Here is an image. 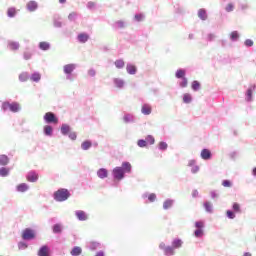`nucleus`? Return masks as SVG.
<instances>
[{
	"mask_svg": "<svg viewBox=\"0 0 256 256\" xmlns=\"http://www.w3.org/2000/svg\"><path fill=\"white\" fill-rule=\"evenodd\" d=\"M137 145H138V147H147V141L138 140Z\"/></svg>",
	"mask_w": 256,
	"mask_h": 256,
	"instance_id": "49530a36",
	"label": "nucleus"
},
{
	"mask_svg": "<svg viewBox=\"0 0 256 256\" xmlns=\"http://www.w3.org/2000/svg\"><path fill=\"white\" fill-rule=\"evenodd\" d=\"M192 99L191 94L186 93L183 96V103H191Z\"/></svg>",
	"mask_w": 256,
	"mask_h": 256,
	"instance_id": "7c9ffc66",
	"label": "nucleus"
},
{
	"mask_svg": "<svg viewBox=\"0 0 256 256\" xmlns=\"http://www.w3.org/2000/svg\"><path fill=\"white\" fill-rule=\"evenodd\" d=\"M200 157L204 159V161H209V159H211V150L203 149L200 153Z\"/></svg>",
	"mask_w": 256,
	"mask_h": 256,
	"instance_id": "6e6552de",
	"label": "nucleus"
},
{
	"mask_svg": "<svg viewBox=\"0 0 256 256\" xmlns=\"http://www.w3.org/2000/svg\"><path fill=\"white\" fill-rule=\"evenodd\" d=\"M44 133L45 135H48V136L53 135V127H51L50 125H46L44 127Z\"/></svg>",
	"mask_w": 256,
	"mask_h": 256,
	"instance_id": "a878e982",
	"label": "nucleus"
},
{
	"mask_svg": "<svg viewBox=\"0 0 256 256\" xmlns=\"http://www.w3.org/2000/svg\"><path fill=\"white\" fill-rule=\"evenodd\" d=\"M92 145H93V144L91 143V141L86 140V141H84V142L81 144V147H82L83 151H87L88 149H91Z\"/></svg>",
	"mask_w": 256,
	"mask_h": 256,
	"instance_id": "f3484780",
	"label": "nucleus"
},
{
	"mask_svg": "<svg viewBox=\"0 0 256 256\" xmlns=\"http://www.w3.org/2000/svg\"><path fill=\"white\" fill-rule=\"evenodd\" d=\"M167 142H159L158 144V148L161 150V151H167Z\"/></svg>",
	"mask_w": 256,
	"mask_h": 256,
	"instance_id": "c9c22d12",
	"label": "nucleus"
},
{
	"mask_svg": "<svg viewBox=\"0 0 256 256\" xmlns=\"http://www.w3.org/2000/svg\"><path fill=\"white\" fill-rule=\"evenodd\" d=\"M177 79H185V70L179 69L176 71Z\"/></svg>",
	"mask_w": 256,
	"mask_h": 256,
	"instance_id": "bb28decb",
	"label": "nucleus"
},
{
	"mask_svg": "<svg viewBox=\"0 0 256 256\" xmlns=\"http://www.w3.org/2000/svg\"><path fill=\"white\" fill-rule=\"evenodd\" d=\"M114 83H115V85L118 86L119 88L123 87V85L125 84V83L123 82V80H119V79H115V80H114Z\"/></svg>",
	"mask_w": 256,
	"mask_h": 256,
	"instance_id": "c03bdc74",
	"label": "nucleus"
},
{
	"mask_svg": "<svg viewBox=\"0 0 256 256\" xmlns=\"http://www.w3.org/2000/svg\"><path fill=\"white\" fill-rule=\"evenodd\" d=\"M247 96L249 97V99H251V97L253 96V90L248 89L247 90Z\"/></svg>",
	"mask_w": 256,
	"mask_h": 256,
	"instance_id": "680f3d73",
	"label": "nucleus"
},
{
	"mask_svg": "<svg viewBox=\"0 0 256 256\" xmlns=\"http://www.w3.org/2000/svg\"><path fill=\"white\" fill-rule=\"evenodd\" d=\"M39 47L42 51H49L50 45L48 42H40Z\"/></svg>",
	"mask_w": 256,
	"mask_h": 256,
	"instance_id": "b1692460",
	"label": "nucleus"
},
{
	"mask_svg": "<svg viewBox=\"0 0 256 256\" xmlns=\"http://www.w3.org/2000/svg\"><path fill=\"white\" fill-rule=\"evenodd\" d=\"M192 173H198L199 172V166L195 165L191 169Z\"/></svg>",
	"mask_w": 256,
	"mask_h": 256,
	"instance_id": "13d9d810",
	"label": "nucleus"
},
{
	"mask_svg": "<svg viewBox=\"0 0 256 256\" xmlns=\"http://www.w3.org/2000/svg\"><path fill=\"white\" fill-rule=\"evenodd\" d=\"M62 229H61V225L59 224H55L53 227V232L54 233H61Z\"/></svg>",
	"mask_w": 256,
	"mask_h": 256,
	"instance_id": "79ce46f5",
	"label": "nucleus"
},
{
	"mask_svg": "<svg viewBox=\"0 0 256 256\" xmlns=\"http://www.w3.org/2000/svg\"><path fill=\"white\" fill-rule=\"evenodd\" d=\"M9 47L12 51H17V49H19V43L17 42H10L9 43Z\"/></svg>",
	"mask_w": 256,
	"mask_h": 256,
	"instance_id": "f704fd0d",
	"label": "nucleus"
},
{
	"mask_svg": "<svg viewBox=\"0 0 256 256\" xmlns=\"http://www.w3.org/2000/svg\"><path fill=\"white\" fill-rule=\"evenodd\" d=\"M75 215H76L77 219H79V221H87V219H88L87 213H85V211H83V210L76 211Z\"/></svg>",
	"mask_w": 256,
	"mask_h": 256,
	"instance_id": "0eeeda50",
	"label": "nucleus"
},
{
	"mask_svg": "<svg viewBox=\"0 0 256 256\" xmlns=\"http://www.w3.org/2000/svg\"><path fill=\"white\" fill-rule=\"evenodd\" d=\"M244 256H252V255H251V253L246 252V253H244Z\"/></svg>",
	"mask_w": 256,
	"mask_h": 256,
	"instance_id": "774afa93",
	"label": "nucleus"
},
{
	"mask_svg": "<svg viewBox=\"0 0 256 256\" xmlns=\"http://www.w3.org/2000/svg\"><path fill=\"white\" fill-rule=\"evenodd\" d=\"M81 253H83V249H81V247H79V246H76L71 250L70 255L79 256V255H81Z\"/></svg>",
	"mask_w": 256,
	"mask_h": 256,
	"instance_id": "f8f14e48",
	"label": "nucleus"
},
{
	"mask_svg": "<svg viewBox=\"0 0 256 256\" xmlns=\"http://www.w3.org/2000/svg\"><path fill=\"white\" fill-rule=\"evenodd\" d=\"M199 195V192L197 190H194L192 192V197H197Z\"/></svg>",
	"mask_w": 256,
	"mask_h": 256,
	"instance_id": "0e129e2a",
	"label": "nucleus"
},
{
	"mask_svg": "<svg viewBox=\"0 0 256 256\" xmlns=\"http://www.w3.org/2000/svg\"><path fill=\"white\" fill-rule=\"evenodd\" d=\"M159 247L161 248V249H163V251H165V249H167V246L165 245V243H160V245H159Z\"/></svg>",
	"mask_w": 256,
	"mask_h": 256,
	"instance_id": "e2e57ef3",
	"label": "nucleus"
},
{
	"mask_svg": "<svg viewBox=\"0 0 256 256\" xmlns=\"http://www.w3.org/2000/svg\"><path fill=\"white\" fill-rule=\"evenodd\" d=\"M245 45H246V47H253V40L247 39V40L245 41Z\"/></svg>",
	"mask_w": 256,
	"mask_h": 256,
	"instance_id": "5fc2aeb1",
	"label": "nucleus"
},
{
	"mask_svg": "<svg viewBox=\"0 0 256 256\" xmlns=\"http://www.w3.org/2000/svg\"><path fill=\"white\" fill-rule=\"evenodd\" d=\"M97 175L100 179H105L108 175L107 169L101 168L98 170Z\"/></svg>",
	"mask_w": 256,
	"mask_h": 256,
	"instance_id": "2eb2a0df",
	"label": "nucleus"
},
{
	"mask_svg": "<svg viewBox=\"0 0 256 256\" xmlns=\"http://www.w3.org/2000/svg\"><path fill=\"white\" fill-rule=\"evenodd\" d=\"M2 109L3 111H7V109H9L12 113H19V111H21V104L17 102H3Z\"/></svg>",
	"mask_w": 256,
	"mask_h": 256,
	"instance_id": "f03ea898",
	"label": "nucleus"
},
{
	"mask_svg": "<svg viewBox=\"0 0 256 256\" xmlns=\"http://www.w3.org/2000/svg\"><path fill=\"white\" fill-rule=\"evenodd\" d=\"M29 190V185H27L26 183H21L17 186V191H19V193H25V191Z\"/></svg>",
	"mask_w": 256,
	"mask_h": 256,
	"instance_id": "4468645a",
	"label": "nucleus"
},
{
	"mask_svg": "<svg viewBox=\"0 0 256 256\" xmlns=\"http://www.w3.org/2000/svg\"><path fill=\"white\" fill-rule=\"evenodd\" d=\"M29 79V74L27 72H23L19 75V80L22 82L27 81Z\"/></svg>",
	"mask_w": 256,
	"mask_h": 256,
	"instance_id": "2f4dec72",
	"label": "nucleus"
},
{
	"mask_svg": "<svg viewBox=\"0 0 256 256\" xmlns=\"http://www.w3.org/2000/svg\"><path fill=\"white\" fill-rule=\"evenodd\" d=\"M31 80H32V81H35V82L41 81V74H39V73H34V74L31 76Z\"/></svg>",
	"mask_w": 256,
	"mask_h": 256,
	"instance_id": "4c0bfd02",
	"label": "nucleus"
},
{
	"mask_svg": "<svg viewBox=\"0 0 256 256\" xmlns=\"http://www.w3.org/2000/svg\"><path fill=\"white\" fill-rule=\"evenodd\" d=\"M204 207L208 213H211V211H213V206L209 202L204 203Z\"/></svg>",
	"mask_w": 256,
	"mask_h": 256,
	"instance_id": "58836bf2",
	"label": "nucleus"
},
{
	"mask_svg": "<svg viewBox=\"0 0 256 256\" xmlns=\"http://www.w3.org/2000/svg\"><path fill=\"white\" fill-rule=\"evenodd\" d=\"M192 89L193 91H199V89H201V84L199 83V81H193L192 82Z\"/></svg>",
	"mask_w": 256,
	"mask_h": 256,
	"instance_id": "c756f323",
	"label": "nucleus"
},
{
	"mask_svg": "<svg viewBox=\"0 0 256 256\" xmlns=\"http://www.w3.org/2000/svg\"><path fill=\"white\" fill-rule=\"evenodd\" d=\"M9 164V157L7 155H0V165H8Z\"/></svg>",
	"mask_w": 256,
	"mask_h": 256,
	"instance_id": "a211bd4d",
	"label": "nucleus"
},
{
	"mask_svg": "<svg viewBox=\"0 0 256 256\" xmlns=\"http://www.w3.org/2000/svg\"><path fill=\"white\" fill-rule=\"evenodd\" d=\"M187 85H188L187 78H183L182 82L180 83V86L181 87H187Z\"/></svg>",
	"mask_w": 256,
	"mask_h": 256,
	"instance_id": "4d7b16f0",
	"label": "nucleus"
},
{
	"mask_svg": "<svg viewBox=\"0 0 256 256\" xmlns=\"http://www.w3.org/2000/svg\"><path fill=\"white\" fill-rule=\"evenodd\" d=\"M71 131V128L67 124H63L61 127V133L62 135H67Z\"/></svg>",
	"mask_w": 256,
	"mask_h": 256,
	"instance_id": "393cba45",
	"label": "nucleus"
},
{
	"mask_svg": "<svg viewBox=\"0 0 256 256\" xmlns=\"http://www.w3.org/2000/svg\"><path fill=\"white\" fill-rule=\"evenodd\" d=\"M226 215L228 219H235V213L233 211L227 210Z\"/></svg>",
	"mask_w": 256,
	"mask_h": 256,
	"instance_id": "a18cd8bd",
	"label": "nucleus"
},
{
	"mask_svg": "<svg viewBox=\"0 0 256 256\" xmlns=\"http://www.w3.org/2000/svg\"><path fill=\"white\" fill-rule=\"evenodd\" d=\"M114 65L117 67V69H123V67H125V61L123 60H116L114 62Z\"/></svg>",
	"mask_w": 256,
	"mask_h": 256,
	"instance_id": "cd10ccee",
	"label": "nucleus"
},
{
	"mask_svg": "<svg viewBox=\"0 0 256 256\" xmlns=\"http://www.w3.org/2000/svg\"><path fill=\"white\" fill-rule=\"evenodd\" d=\"M69 138H70L72 141H75V139H77V133H75V132H70V133H69Z\"/></svg>",
	"mask_w": 256,
	"mask_h": 256,
	"instance_id": "603ef678",
	"label": "nucleus"
},
{
	"mask_svg": "<svg viewBox=\"0 0 256 256\" xmlns=\"http://www.w3.org/2000/svg\"><path fill=\"white\" fill-rule=\"evenodd\" d=\"M126 70L129 75H135L137 73V67L133 64H128Z\"/></svg>",
	"mask_w": 256,
	"mask_h": 256,
	"instance_id": "9b49d317",
	"label": "nucleus"
},
{
	"mask_svg": "<svg viewBox=\"0 0 256 256\" xmlns=\"http://www.w3.org/2000/svg\"><path fill=\"white\" fill-rule=\"evenodd\" d=\"M135 19H136V21H143V19H145V15H143V14H136L135 15Z\"/></svg>",
	"mask_w": 256,
	"mask_h": 256,
	"instance_id": "3c124183",
	"label": "nucleus"
},
{
	"mask_svg": "<svg viewBox=\"0 0 256 256\" xmlns=\"http://www.w3.org/2000/svg\"><path fill=\"white\" fill-rule=\"evenodd\" d=\"M73 71H75V64H67L64 66V73H66V75H71Z\"/></svg>",
	"mask_w": 256,
	"mask_h": 256,
	"instance_id": "1a4fd4ad",
	"label": "nucleus"
},
{
	"mask_svg": "<svg viewBox=\"0 0 256 256\" xmlns=\"http://www.w3.org/2000/svg\"><path fill=\"white\" fill-rule=\"evenodd\" d=\"M222 185H223V187H231V181L223 180Z\"/></svg>",
	"mask_w": 256,
	"mask_h": 256,
	"instance_id": "864d4df0",
	"label": "nucleus"
},
{
	"mask_svg": "<svg viewBox=\"0 0 256 256\" xmlns=\"http://www.w3.org/2000/svg\"><path fill=\"white\" fill-rule=\"evenodd\" d=\"M143 115H151V106L149 104H144L142 106Z\"/></svg>",
	"mask_w": 256,
	"mask_h": 256,
	"instance_id": "dca6fc26",
	"label": "nucleus"
},
{
	"mask_svg": "<svg viewBox=\"0 0 256 256\" xmlns=\"http://www.w3.org/2000/svg\"><path fill=\"white\" fill-rule=\"evenodd\" d=\"M38 256H49V247L42 246L38 251Z\"/></svg>",
	"mask_w": 256,
	"mask_h": 256,
	"instance_id": "9d476101",
	"label": "nucleus"
},
{
	"mask_svg": "<svg viewBox=\"0 0 256 256\" xmlns=\"http://www.w3.org/2000/svg\"><path fill=\"white\" fill-rule=\"evenodd\" d=\"M195 237H203V230L202 229H197L194 232Z\"/></svg>",
	"mask_w": 256,
	"mask_h": 256,
	"instance_id": "09e8293b",
	"label": "nucleus"
},
{
	"mask_svg": "<svg viewBox=\"0 0 256 256\" xmlns=\"http://www.w3.org/2000/svg\"><path fill=\"white\" fill-rule=\"evenodd\" d=\"M26 179L30 183H35V182L39 181V174H37L36 172L31 171L26 176Z\"/></svg>",
	"mask_w": 256,
	"mask_h": 256,
	"instance_id": "423d86ee",
	"label": "nucleus"
},
{
	"mask_svg": "<svg viewBox=\"0 0 256 256\" xmlns=\"http://www.w3.org/2000/svg\"><path fill=\"white\" fill-rule=\"evenodd\" d=\"M209 39H210V41H213V39H215V35H213V34H209Z\"/></svg>",
	"mask_w": 256,
	"mask_h": 256,
	"instance_id": "338daca9",
	"label": "nucleus"
},
{
	"mask_svg": "<svg viewBox=\"0 0 256 256\" xmlns=\"http://www.w3.org/2000/svg\"><path fill=\"white\" fill-rule=\"evenodd\" d=\"M172 206H173V201L172 200H166L163 203V208L164 209H171Z\"/></svg>",
	"mask_w": 256,
	"mask_h": 256,
	"instance_id": "72a5a7b5",
	"label": "nucleus"
},
{
	"mask_svg": "<svg viewBox=\"0 0 256 256\" xmlns=\"http://www.w3.org/2000/svg\"><path fill=\"white\" fill-rule=\"evenodd\" d=\"M198 17L202 19V21L207 20V11H205V9H200L198 11Z\"/></svg>",
	"mask_w": 256,
	"mask_h": 256,
	"instance_id": "aec40b11",
	"label": "nucleus"
},
{
	"mask_svg": "<svg viewBox=\"0 0 256 256\" xmlns=\"http://www.w3.org/2000/svg\"><path fill=\"white\" fill-rule=\"evenodd\" d=\"M7 175H9V169L5 168V167H2L0 169V176L1 177H7Z\"/></svg>",
	"mask_w": 256,
	"mask_h": 256,
	"instance_id": "473e14b6",
	"label": "nucleus"
},
{
	"mask_svg": "<svg viewBox=\"0 0 256 256\" xmlns=\"http://www.w3.org/2000/svg\"><path fill=\"white\" fill-rule=\"evenodd\" d=\"M78 41L80 43H87L89 41V35L86 33H81L78 35Z\"/></svg>",
	"mask_w": 256,
	"mask_h": 256,
	"instance_id": "ddd939ff",
	"label": "nucleus"
},
{
	"mask_svg": "<svg viewBox=\"0 0 256 256\" xmlns=\"http://www.w3.org/2000/svg\"><path fill=\"white\" fill-rule=\"evenodd\" d=\"M204 225H205V223H203V221H198L195 223V227L197 229H203Z\"/></svg>",
	"mask_w": 256,
	"mask_h": 256,
	"instance_id": "8fccbe9b",
	"label": "nucleus"
},
{
	"mask_svg": "<svg viewBox=\"0 0 256 256\" xmlns=\"http://www.w3.org/2000/svg\"><path fill=\"white\" fill-rule=\"evenodd\" d=\"M230 39H232V41H237L239 39V33L237 31L231 32Z\"/></svg>",
	"mask_w": 256,
	"mask_h": 256,
	"instance_id": "e433bc0d",
	"label": "nucleus"
},
{
	"mask_svg": "<svg viewBox=\"0 0 256 256\" xmlns=\"http://www.w3.org/2000/svg\"><path fill=\"white\" fill-rule=\"evenodd\" d=\"M183 245V241H181V239H175L173 242H172V247L174 249H179V247H181Z\"/></svg>",
	"mask_w": 256,
	"mask_h": 256,
	"instance_id": "5701e85b",
	"label": "nucleus"
},
{
	"mask_svg": "<svg viewBox=\"0 0 256 256\" xmlns=\"http://www.w3.org/2000/svg\"><path fill=\"white\" fill-rule=\"evenodd\" d=\"M146 142L149 143V145L155 144V138L153 136H147Z\"/></svg>",
	"mask_w": 256,
	"mask_h": 256,
	"instance_id": "a19ab883",
	"label": "nucleus"
},
{
	"mask_svg": "<svg viewBox=\"0 0 256 256\" xmlns=\"http://www.w3.org/2000/svg\"><path fill=\"white\" fill-rule=\"evenodd\" d=\"M68 197H71V194L69 193V190L67 189H59L54 193V199L58 202L67 201Z\"/></svg>",
	"mask_w": 256,
	"mask_h": 256,
	"instance_id": "f257e3e1",
	"label": "nucleus"
},
{
	"mask_svg": "<svg viewBox=\"0 0 256 256\" xmlns=\"http://www.w3.org/2000/svg\"><path fill=\"white\" fill-rule=\"evenodd\" d=\"M24 59H26V60L31 59V53L30 52H25L24 53Z\"/></svg>",
	"mask_w": 256,
	"mask_h": 256,
	"instance_id": "bf43d9fd",
	"label": "nucleus"
},
{
	"mask_svg": "<svg viewBox=\"0 0 256 256\" xmlns=\"http://www.w3.org/2000/svg\"><path fill=\"white\" fill-rule=\"evenodd\" d=\"M95 74H96L95 70H89V71H88V75H89L90 77H95Z\"/></svg>",
	"mask_w": 256,
	"mask_h": 256,
	"instance_id": "052dcab7",
	"label": "nucleus"
},
{
	"mask_svg": "<svg viewBox=\"0 0 256 256\" xmlns=\"http://www.w3.org/2000/svg\"><path fill=\"white\" fill-rule=\"evenodd\" d=\"M164 253H165L166 256H172V255H175V250H174L173 246L172 247L171 246H167L165 248Z\"/></svg>",
	"mask_w": 256,
	"mask_h": 256,
	"instance_id": "6ab92c4d",
	"label": "nucleus"
},
{
	"mask_svg": "<svg viewBox=\"0 0 256 256\" xmlns=\"http://www.w3.org/2000/svg\"><path fill=\"white\" fill-rule=\"evenodd\" d=\"M114 179H117L118 181H121L125 177V171H123V168L116 167L113 170Z\"/></svg>",
	"mask_w": 256,
	"mask_h": 256,
	"instance_id": "39448f33",
	"label": "nucleus"
},
{
	"mask_svg": "<svg viewBox=\"0 0 256 256\" xmlns=\"http://www.w3.org/2000/svg\"><path fill=\"white\" fill-rule=\"evenodd\" d=\"M44 121L46 123H53L54 125H57L59 123V118L53 114V112H47L44 115Z\"/></svg>",
	"mask_w": 256,
	"mask_h": 256,
	"instance_id": "7ed1b4c3",
	"label": "nucleus"
},
{
	"mask_svg": "<svg viewBox=\"0 0 256 256\" xmlns=\"http://www.w3.org/2000/svg\"><path fill=\"white\" fill-rule=\"evenodd\" d=\"M155 199H157V195H155V193H152L148 196V201H150V203H153Z\"/></svg>",
	"mask_w": 256,
	"mask_h": 256,
	"instance_id": "de8ad7c7",
	"label": "nucleus"
},
{
	"mask_svg": "<svg viewBox=\"0 0 256 256\" xmlns=\"http://www.w3.org/2000/svg\"><path fill=\"white\" fill-rule=\"evenodd\" d=\"M122 169H123L124 173H131V163L124 162L122 164Z\"/></svg>",
	"mask_w": 256,
	"mask_h": 256,
	"instance_id": "412c9836",
	"label": "nucleus"
},
{
	"mask_svg": "<svg viewBox=\"0 0 256 256\" xmlns=\"http://www.w3.org/2000/svg\"><path fill=\"white\" fill-rule=\"evenodd\" d=\"M7 15L8 17H15V15H17V10L15 8H8Z\"/></svg>",
	"mask_w": 256,
	"mask_h": 256,
	"instance_id": "c85d7f7f",
	"label": "nucleus"
},
{
	"mask_svg": "<svg viewBox=\"0 0 256 256\" xmlns=\"http://www.w3.org/2000/svg\"><path fill=\"white\" fill-rule=\"evenodd\" d=\"M22 239L29 241L31 239H35V231H33L31 228H26L22 232Z\"/></svg>",
	"mask_w": 256,
	"mask_h": 256,
	"instance_id": "20e7f679",
	"label": "nucleus"
},
{
	"mask_svg": "<svg viewBox=\"0 0 256 256\" xmlns=\"http://www.w3.org/2000/svg\"><path fill=\"white\" fill-rule=\"evenodd\" d=\"M233 9H235V6L233 5V3H229L225 7V11H227V13H231V11H233Z\"/></svg>",
	"mask_w": 256,
	"mask_h": 256,
	"instance_id": "ea45409f",
	"label": "nucleus"
},
{
	"mask_svg": "<svg viewBox=\"0 0 256 256\" xmlns=\"http://www.w3.org/2000/svg\"><path fill=\"white\" fill-rule=\"evenodd\" d=\"M75 17H77V13L72 12V13L69 14L68 19H69L70 21H73V20L75 19Z\"/></svg>",
	"mask_w": 256,
	"mask_h": 256,
	"instance_id": "6e6d98bb",
	"label": "nucleus"
},
{
	"mask_svg": "<svg viewBox=\"0 0 256 256\" xmlns=\"http://www.w3.org/2000/svg\"><path fill=\"white\" fill-rule=\"evenodd\" d=\"M233 210H234L236 213H241V206H240L238 203H234V204H233Z\"/></svg>",
	"mask_w": 256,
	"mask_h": 256,
	"instance_id": "37998d69",
	"label": "nucleus"
},
{
	"mask_svg": "<svg viewBox=\"0 0 256 256\" xmlns=\"http://www.w3.org/2000/svg\"><path fill=\"white\" fill-rule=\"evenodd\" d=\"M27 9L30 11H35L37 9V2H35V1L28 2Z\"/></svg>",
	"mask_w": 256,
	"mask_h": 256,
	"instance_id": "4be33fe9",
	"label": "nucleus"
},
{
	"mask_svg": "<svg viewBox=\"0 0 256 256\" xmlns=\"http://www.w3.org/2000/svg\"><path fill=\"white\" fill-rule=\"evenodd\" d=\"M19 247H20V249H21V247H22L23 249H27V244H25V243H20V244H19Z\"/></svg>",
	"mask_w": 256,
	"mask_h": 256,
	"instance_id": "69168bd1",
	"label": "nucleus"
}]
</instances>
